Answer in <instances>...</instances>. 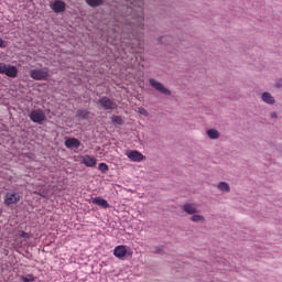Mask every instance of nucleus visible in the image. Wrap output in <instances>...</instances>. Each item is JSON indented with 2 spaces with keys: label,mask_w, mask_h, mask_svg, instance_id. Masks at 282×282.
Listing matches in <instances>:
<instances>
[{
  "label": "nucleus",
  "mask_w": 282,
  "mask_h": 282,
  "mask_svg": "<svg viewBox=\"0 0 282 282\" xmlns=\"http://www.w3.org/2000/svg\"><path fill=\"white\" fill-rule=\"evenodd\" d=\"M19 237L20 238H23V239H30L31 238V235L30 234H26L25 231H19Z\"/></svg>",
  "instance_id": "393cba45"
},
{
  "label": "nucleus",
  "mask_w": 282,
  "mask_h": 282,
  "mask_svg": "<svg viewBox=\"0 0 282 282\" xmlns=\"http://www.w3.org/2000/svg\"><path fill=\"white\" fill-rule=\"evenodd\" d=\"M156 253H161L162 252V249H160V248H156V251H155Z\"/></svg>",
  "instance_id": "c756f323"
},
{
  "label": "nucleus",
  "mask_w": 282,
  "mask_h": 282,
  "mask_svg": "<svg viewBox=\"0 0 282 282\" xmlns=\"http://www.w3.org/2000/svg\"><path fill=\"white\" fill-rule=\"evenodd\" d=\"M33 80H47L50 77L48 68L31 69L29 73Z\"/></svg>",
  "instance_id": "f03ea898"
},
{
  "label": "nucleus",
  "mask_w": 282,
  "mask_h": 282,
  "mask_svg": "<svg viewBox=\"0 0 282 282\" xmlns=\"http://www.w3.org/2000/svg\"><path fill=\"white\" fill-rule=\"evenodd\" d=\"M64 144H65V148L67 149H79L80 141L75 138H68L65 140Z\"/></svg>",
  "instance_id": "4468645a"
},
{
  "label": "nucleus",
  "mask_w": 282,
  "mask_h": 282,
  "mask_svg": "<svg viewBox=\"0 0 282 282\" xmlns=\"http://www.w3.org/2000/svg\"><path fill=\"white\" fill-rule=\"evenodd\" d=\"M111 121H112L113 124H118V126L123 124V121H122V119H121L120 116H113V117L111 118Z\"/></svg>",
  "instance_id": "4be33fe9"
},
{
  "label": "nucleus",
  "mask_w": 282,
  "mask_h": 282,
  "mask_svg": "<svg viewBox=\"0 0 282 282\" xmlns=\"http://www.w3.org/2000/svg\"><path fill=\"white\" fill-rule=\"evenodd\" d=\"M6 47L3 39L0 37V48Z\"/></svg>",
  "instance_id": "cd10ccee"
},
{
  "label": "nucleus",
  "mask_w": 282,
  "mask_h": 282,
  "mask_svg": "<svg viewBox=\"0 0 282 282\" xmlns=\"http://www.w3.org/2000/svg\"><path fill=\"white\" fill-rule=\"evenodd\" d=\"M19 69L14 65H8L4 62H0V74H4L9 78H17Z\"/></svg>",
  "instance_id": "f257e3e1"
},
{
  "label": "nucleus",
  "mask_w": 282,
  "mask_h": 282,
  "mask_svg": "<svg viewBox=\"0 0 282 282\" xmlns=\"http://www.w3.org/2000/svg\"><path fill=\"white\" fill-rule=\"evenodd\" d=\"M86 3L90 8H98V7L102 6L104 0H86Z\"/></svg>",
  "instance_id": "6ab92c4d"
},
{
  "label": "nucleus",
  "mask_w": 282,
  "mask_h": 282,
  "mask_svg": "<svg viewBox=\"0 0 282 282\" xmlns=\"http://www.w3.org/2000/svg\"><path fill=\"white\" fill-rule=\"evenodd\" d=\"M20 280H22V282H34L35 276L33 274H26V275L20 276Z\"/></svg>",
  "instance_id": "aec40b11"
},
{
  "label": "nucleus",
  "mask_w": 282,
  "mask_h": 282,
  "mask_svg": "<svg viewBox=\"0 0 282 282\" xmlns=\"http://www.w3.org/2000/svg\"><path fill=\"white\" fill-rule=\"evenodd\" d=\"M21 202V195L14 191L8 192L4 195V205L6 206H12L18 205V203Z\"/></svg>",
  "instance_id": "20e7f679"
},
{
  "label": "nucleus",
  "mask_w": 282,
  "mask_h": 282,
  "mask_svg": "<svg viewBox=\"0 0 282 282\" xmlns=\"http://www.w3.org/2000/svg\"><path fill=\"white\" fill-rule=\"evenodd\" d=\"M261 101H263L265 105H270V106L275 105V102H276L275 98L269 91H264L261 95Z\"/></svg>",
  "instance_id": "ddd939ff"
},
{
  "label": "nucleus",
  "mask_w": 282,
  "mask_h": 282,
  "mask_svg": "<svg viewBox=\"0 0 282 282\" xmlns=\"http://www.w3.org/2000/svg\"><path fill=\"white\" fill-rule=\"evenodd\" d=\"M98 169H99V171L102 172V173L108 172V165H107L105 162L99 163Z\"/></svg>",
  "instance_id": "5701e85b"
},
{
  "label": "nucleus",
  "mask_w": 282,
  "mask_h": 282,
  "mask_svg": "<svg viewBox=\"0 0 282 282\" xmlns=\"http://www.w3.org/2000/svg\"><path fill=\"white\" fill-rule=\"evenodd\" d=\"M207 137L210 138V140H217L220 138V133L216 129H209L206 131Z\"/></svg>",
  "instance_id": "dca6fc26"
},
{
  "label": "nucleus",
  "mask_w": 282,
  "mask_h": 282,
  "mask_svg": "<svg viewBox=\"0 0 282 282\" xmlns=\"http://www.w3.org/2000/svg\"><path fill=\"white\" fill-rule=\"evenodd\" d=\"M132 7H130V9L137 8V13H139L137 15V22H139V28L142 29L143 28V1L142 0H134V2H131Z\"/></svg>",
  "instance_id": "7ed1b4c3"
},
{
  "label": "nucleus",
  "mask_w": 282,
  "mask_h": 282,
  "mask_svg": "<svg viewBox=\"0 0 282 282\" xmlns=\"http://www.w3.org/2000/svg\"><path fill=\"white\" fill-rule=\"evenodd\" d=\"M133 254V251H129L126 246H118L113 249V256L119 259H124L126 256Z\"/></svg>",
  "instance_id": "1a4fd4ad"
},
{
  "label": "nucleus",
  "mask_w": 282,
  "mask_h": 282,
  "mask_svg": "<svg viewBox=\"0 0 282 282\" xmlns=\"http://www.w3.org/2000/svg\"><path fill=\"white\" fill-rule=\"evenodd\" d=\"M98 104L100 105V107H102L105 110H113L117 108V104L108 98V97H102L99 99Z\"/></svg>",
  "instance_id": "6e6552de"
},
{
  "label": "nucleus",
  "mask_w": 282,
  "mask_h": 282,
  "mask_svg": "<svg viewBox=\"0 0 282 282\" xmlns=\"http://www.w3.org/2000/svg\"><path fill=\"white\" fill-rule=\"evenodd\" d=\"M82 163H83V165H86L87 167H95V165H97V159H95L91 155H83Z\"/></svg>",
  "instance_id": "9b49d317"
},
{
  "label": "nucleus",
  "mask_w": 282,
  "mask_h": 282,
  "mask_svg": "<svg viewBox=\"0 0 282 282\" xmlns=\"http://www.w3.org/2000/svg\"><path fill=\"white\" fill-rule=\"evenodd\" d=\"M275 88L278 89H282V79H280L279 82L275 83L274 85Z\"/></svg>",
  "instance_id": "a878e982"
},
{
  "label": "nucleus",
  "mask_w": 282,
  "mask_h": 282,
  "mask_svg": "<svg viewBox=\"0 0 282 282\" xmlns=\"http://www.w3.org/2000/svg\"><path fill=\"white\" fill-rule=\"evenodd\" d=\"M149 83L150 86L154 88V90L159 91L162 95L171 96V90L169 88H165L161 82H156V79L150 78Z\"/></svg>",
  "instance_id": "39448f33"
},
{
  "label": "nucleus",
  "mask_w": 282,
  "mask_h": 282,
  "mask_svg": "<svg viewBox=\"0 0 282 282\" xmlns=\"http://www.w3.org/2000/svg\"><path fill=\"white\" fill-rule=\"evenodd\" d=\"M191 220L192 223H205V217L202 215H193Z\"/></svg>",
  "instance_id": "412c9836"
},
{
  "label": "nucleus",
  "mask_w": 282,
  "mask_h": 282,
  "mask_svg": "<svg viewBox=\"0 0 282 282\" xmlns=\"http://www.w3.org/2000/svg\"><path fill=\"white\" fill-rule=\"evenodd\" d=\"M137 41H139V48L143 50V40L135 37Z\"/></svg>",
  "instance_id": "bb28decb"
},
{
  "label": "nucleus",
  "mask_w": 282,
  "mask_h": 282,
  "mask_svg": "<svg viewBox=\"0 0 282 282\" xmlns=\"http://www.w3.org/2000/svg\"><path fill=\"white\" fill-rule=\"evenodd\" d=\"M52 11H54L55 14H61L66 11V2L61 1V0H55L51 4Z\"/></svg>",
  "instance_id": "9d476101"
},
{
  "label": "nucleus",
  "mask_w": 282,
  "mask_h": 282,
  "mask_svg": "<svg viewBox=\"0 0 282 282\" xmlns=\"http://www.w3.org/2000/svg\"><path fill=\"white\" fill-rule=\"evenodd\" d=\"M270 117L278 118V115H276V112H272V115H270Z\"/></svg>",
  "instance_id": "c85d7f7f"
},
{
  "label": "nucleus",
  "mask_w": 282,
  "mask_h": 282,
  "mask_svg": "<svg viewBox=\"0 0 282 282\" xmlns=\"http://www.w3.org/2000/svg\"><path fill=\"white\" fill-rule=\"evenodd\" d=\"M137 112L141 116L149 117V112L144 108H139Z\"/></svg>",
  "instance_id": "b1692460"
},
{
  "label": "nucleus",
  "mask_w": 282,
  "mask_h": 282,
  "mask_svg": "<svg viewBox=\"0 0 282 282\" xmlns=\"http://www.w3.org/2000/svg\"><path fill=\"white\" fill-rule=\"evenodd\" d=\"M217 188H219L220 192H225V193L231 192V187L227 182L217 183Z\"/></svg>",
  "instance_id": "f3484780"
},
{
  "label": "nucleus",
  "mask_w": 282,
  "mask_h": 282,
  "mask_svg": "<svg viewBox=\"0 0 282 282\" xmlns=\"http://www.w3.org/2000/svg\"><path fill=\"white\" fill-rule=\"evenodd\" d=\"M182 208L184 213H187L188 215H195L198 213L197 205L195 203H185Z\"/></svg>",
  "instance_id": "f8f14e48"
},
{
  "label": "nucleus",
  "mask_w": 282,
  "mask_h": 282,
  "mask_svg": "<svg viewBox=\"0 0 282 282\" xmlns=\"http://www.w3.org/2000/svg\"><path fill=\"white\" fill-rule=\"evenodd\" d=\"M91 203L96 206H100L105 209L109 208V204L107 202V199H102L101 197H95L94 199H91Z\"/></svg>",
  "instance_id": "2eb2a0df"
},
{
  "label": "nucleus",
  "mask_w": 282,
  "mask_h": 282,
  "mask_svg": "<svg viewBox=\"0 0 282 282\" xmlns=\"http://www.w3.org/2000/svg\"><path fill=\"white\" fill-rule=\"evenodd\" d=\"M29 118H31V120L37 124H43V122L46 119L45 113L43 112V110L41 109H36L33 110L30 115Z\"/></svg>",
  "instance_id": "423d86ee"
},
{
  "label": "nucleus",
  "mask_w": 282,
  "mask_h": 282,
  "mask_svg": "<svg viewBox=\"0 0 282 282\" xmlns=\"http://www.w3.org/2000/svg\"><path fill=\"white\" fill-rule=\"evenodd\" d=\"M88 116H89V111L87 109H78L76 112V117L83 120L88 119Z\"/></svg>",
  "instance_id": "a211bd4d"
},
{
  "label": "nucleus",
  "mask_w": 282,
  "mask_h": 282,
  "mask_svg": "<svg viewBox=\"0 0 282 282\" xmlns=\"http://www.w3.org/2000/svg\"><path fill=\"white\" fill-rule=\"evenodd\" d=\"M165 41H171V37L170 36H165Z\"/></svg>",
  "instance_id": "7c9ffc66"
},
{
  "label": "nucleus",
  "mask_w": 282,
  "mask_h": 282,
  "mask_svg": "<svg viewBox=\"0 0 282 282\" xmlns=\"http://www.w3.org/2000/svg\"><path fill=\"white\" fill-rule=\"evenodd\" d=\"M126 155L130 161L137 163L143 162L147 159V156L137 150H131L130 152H127Z\"/></svg>",
  "instance_id": "0eeeda50"
}]
</instances>
